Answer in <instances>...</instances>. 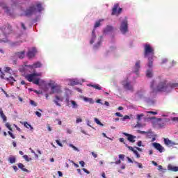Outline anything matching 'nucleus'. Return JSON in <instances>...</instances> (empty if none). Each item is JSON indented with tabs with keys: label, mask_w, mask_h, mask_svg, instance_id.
Listing matches in <instances>:
<instances>
[{
	"label": "nucleus",
	"mask_w": 178,
	"mask_h": 178,
	"mask_svg": "<svg viewBox=\"0 0 178 178\" xmlns=\"http://www.w3.org/2000/svg\"><path fill=\"white\" fill-rule=\"evenodd\" d=\"M172 88H178V83H168L166 81H161L153 92H170Z\"/></svg>",
	"instance_id": "nucleus-1"
},
{
	"label": "nucleus",
	"mask_w": 178,
	"mask_h": 178,
	"mask_svg": "<svg viewBox=\"0 0 178 178\" xmlns=\"http://www.w3.org/2000/svg\"><path fill=\"white\" fill-rule=\"evenodd\" d=\"M44 10V8H42V4L41 3H38L36 4V7L34 5L30 6L24 12L25 16H33L35 13L38 12L41 13Z\"/></svg>",
	"instance_id": "nucleus-2"
},
{
	"label": "nucleus",
	"mask_w": 178,
	"mask_h": 178,
	"mask_svg": "<svg viewBox=\"0 0 178 178\" xmlns=\"http://www.w3.org/2000/svg\"><path fill=\"white\" fill-rule=\"evenodd\" d=\"M40 76H41V74H28L25 76V79L28 80L30 83H33V84H36V86H38L40 84V78L35 77H38Z\"/></svg>",
	"instance_id": "nucleus-3"
},
{
	"label": "nucleus",
	"mask_w": 178,
	"mask_h": 178,
	"mask_svg": "<svg viewBox=\"0 0 178 178\" xmlns=\"http://www.w3.org/2000/svg\"><path fill=\"white\" fill-rule=\"evenodd\" d=\"M0 30L5 37H8V35H10V34L13 33V28L9 24H6L0 27Z\"/></svg>",
	"instance_id": "nucleus-4"
},
{
	"label": "nucleus",
	"mask_w": 178,
	"mask_h": 178,
	"mask_svg": "<svg viewBox=\"0 0 178 178\" xmlns=\"http://www.w3.org/2000/svg\"><path fill=\"white\" fill-rule=\"evenodd\" d=\"M148 55H152L154 56V48L151 47L149 44H145L144 45V56L145 58H147Z\"/></svg>",
	"instance_id": "nucleus-5"
},
{
	"label": "nucleus",
	"mask_w": 178,
	"mask_h": 178,
	"mask_svg": "<svg viewBox=\"0 0 178 178\" xmlns=\"http://www.w3.org/2000/svg\"><path fill=\"white\" fill-rule=\"evenodd\" d=\"M48 86L49 87H51V94H62V88H60V86L51 83H49Z\"/></svg>",
	"instance_id": "nucleus-6"
},
{
	"label": "nucleus",
	"mask_w": 178,
	"mask_h": 178,
	"mask_svg": "<svg viewBox=\"0 0 178 178\" xmlns=\"http://www.w3.org/2000/svg\"><path fill=\"white\" fill-rule=\"evenodd\" d=\"M122 12H123V8H119V3H115L113 6V8L112 9V13H111V15L112 16H119V15H120V13H122Z\"/></svg>",
	"instance_id": "nucleus-7"
},
{
	"label": "nucleus",
	"mask_w": 178,
	"mask_h": 178,
	"mask_svg": "<svg viewBox=\"0 0 178 178\" xmlns=\"http://www.w3.org/2000/svg\"><path fill=\"white\" fill-rule=\"evenodd\" d=\"M127 29H128L127 19H124L121 23L120 30L121 33H122V34H126V33H127Z\"/></svg>",
	"instance_id": "nucleus-8"
},
{
	"label": "nucleus",
	"mask_w": 178,
	"mask_h": 178,
	"mask_svg": "<svg viewBox=\"0 0 178 178\" xmlns=\"http://www.w3.org/2000/svg\"><path fill=\"white\" fill-rule=\"evenodd\" d=\"M35 54H37V49H35V47H32L31 49H29L26 54V56L29 59H31L32 58H34V56H35Z\"/></svg>",
	"instance_id": "nucleus-9"
},
{
	"label": "nucleus",
	"mask_w": 178,
	"mask_h": 178,
	"mask_svg": "<svg viewBox=\"0 0 178 178\" xmlns=\"http://www.w3.org/2000/svg\"><path fill=\"white\" fill-rule=\"evenodd\" d=\"M122 134L127 137V140L129 141V143H136V138H137L136 136L127 134L126 132L122 133Z\"/></svg>",
	"instance_id": "nucleus-10"
},
{
	"label": "nucleus",
	"mask_w": 178,
	"mask_h": 178,
	"mask_svg": "<svg viewBox=\"0 0 178 178\" xmlns=\"http://www.w3.org/2000/svg\"><path fill=\"white\" fill-rule=\"evenodd\" d=\"M53 102L56 105V106H62L59 102H63V97H60L58 95L55 96V99L53 100Z\"/></svg>",
	"instance_id": "nucleus-11"
},
{
	"label": "nucleus",
	"mask_w": 178,
	"mask_h": 178,
	"mask_svg": "<svg viewBox=\"0 0 178 178\" xmlns=\"http://www.w3.org/2000/svg\"><path fill=\"white\" fill-rule=\"evenodd\" d=\"M0 77L3 80H7V81H9V83H11V84H13V83L16 81V80L15 79V78H13V76L5 77V74L3 72L1 73Z\"/></svg>",
	"instance_id": "nucleus-12"
},
{
	"label": "nucleus",
	"mask_w": 178,
	"mask_h": 178,
	"mask_svg": "<svg viewBox=\"0 0 178 178\" xmlns=\"http://www.w3.org/2000/svg\"><path fill=\"white\" fill-rule=\"evenodd\" d=\"M152 145L155 149H157V151L160 152L161 153L165 151V147L161 146L160 143H152Z\"/></svg>",
	"instance_id": "nucleus-13"
},
{
	"label": "nucleus",
	"mask_w": 178,
	"mask_h": 178,
	"mask_svg": "<svg viewBox=\"0 0 178 178\" xmlns=\"http://www.w3.org/2000/svg\"><path fill=\"white\" fill-rule=\"evenodd\" d=\"M15 56H17V58H19V59H24V57L26 56V51H17L15 53Z\"/></svg>",
	"instance_id": "nucleus-14"
},
{
	"label": "nucleus",
	"mask_w": 178,
	"mask_h": 178,
	"mask_svg": "<svg viewBox=\"0 0 178 178\" xmlns=\"http://www.w3.org/2000/svg\"><path fill=\"white\" fill-rule=\"evenodd\" d=\"M164 144H165L168 147H173V145H176V143L169 140L168 138H164Z\"/></svg>",
	"instance_id": "nucleus-15"
},
{
	"label": "nucleus",
	"mask_w": 178,
	"mask_h": 178,
	"mask_svg": "<svg viewBox=\"0 0 178 178\" xmlns=\"http://www.w3.org/2000/svg\"><path fill=\"white\" fill-rule=\"evenodd\" d=\"M123 86H124V88H125V90H127V91H131V92L134 91L133 86H131L130 82H127L126 83H124Z\"/></svg>",
	"instance_id": "nucleus-16"
},
{
	"label": "nucleus",
	"mask_w": 178,
	"mask_h": 178,
	"mask_svg": "<svg viewBox=\"0 0 178 178\" xmlns=\"http://www.w3.org/2000/svg\"><path fill=\"white\" fill-rule=\"evenodd\" d=\"M41 66H42L41 62L38 61L33 63L32 65H29V67H31V69H38V67H41Z\"/></svg>",
	"instance_id": "nucleus-17"
},
{
	"label": "nucleus",
	"mask_w": 178,
	"mask_h": 178,
	"mask_svg": "<svg viewBox=\"0 0 178 178\" xmlns=\"http://www.w3.org/2000/svg\"><path fill=\"white\" fill-rule=\"evenodd\" d=\"M1 6L5 10L6 13H7V15H12V13H10V10L9 9V7H8V6H6V4L1 3Z\"/></svg>",
	"instance_id": "nucleus-18"
},
{
	"label": "nucleus",
	"mask_w": 178,
	"mask_h": 178,
	"mask_svg": "<svg viewBox=\"0 0 178 178\" xmlns=\"http://www.w3.org/2000/svg\"><path fill=\"white\" fill-rule=\"evenodd\" d=\"M140 60L136 61L135 66H134V73H138V70H140V68L141 66L140 65Z\"/></svg>",
	"instance_id": "nucleus-19"
},
{
	"label": "nucleus",
	"mask_w": 178,
	"mask_h": 178,
	"mask_svg": "<svg viewBox=\"0 0 178 178\" xmlns=\"http://www.w3.org/2000/svg\"><path fill=\"white\" fill-rule=\"evenodd\" d=\"M168 170H171V172H178V167L173 166L172 164H169L168 166Z\"/></svg>",
	"instance_id": "nucleus-20"
},
{
	"label": "nucleus",
	"mask_w": 178,
	"mask_h": 178,
	"mask_svg": "<svg viewBox=\"0 0 178 178\" xmlns=\"http://www.w3.org/2000/svg\"><path fill=\"white\" fill-rule=\"evenodd\" d=\"M19 169H21L22 170V172H26V173H29V170H27L26 168H25V166L23 165V163H19L17 165Z\"/></svg>",
	"instance_id": "nucleus-21"
},
{
	"label": "nucleus",
	"mask_w": 178,
	"mask_h": 178,
	"mask_svg": "<svg viewBox=\"0 0 178 178\" xmlns=\"http://www.w3.org/2000/svg\"><path fill=\"white\" fill-rule=\"evenodd\" d=\"M154 56H152V57H149L148 58V64L147 66L148 67H152V65L154 63Z\"/></svg>",
	"instance_id": "nucleus-22"
},
{
	"label": "nucleus",
	"mask_w": 178,
	"mask_h": 178,
	"mask_svg": "<svg viewBox=\"0 0 178 178\" xmlns=\"http://www.w3.org/2000/svg\"><path fill=\"white\" fill-rule=\"evenodd\" d=\"M96 38H97V35H95V30H93L92 31V38L90 39V43L92 44L93 42H95Z\"/></svg>",
	"instance_id": "nucleus-23"
},
{
	"label": "nucleus",
	"mask_w": 178,
	"mask_h": 178,
	"mask_svg": "<svg viewBox=\"0 0 178 178\" xmlns=\"http://www.w3.org/2000/svg\"><path fill=\"white\" fill-rule=\"evenodd\" d=\"M88 87H92L93 88H95V90H102V87H101L99 84H89Z\"/></svg>",
	"instance_id": "nucleus-24"
},
{
	"label": "nucleus",
	"mask_w": 178,
	"mask_h": 178,
	"mask_svg": "<svg viewBox=\"0 0 178 178\" xmlns=\"http://www.w3.org/2000/svg\"><path fill=\"white\" fill-rule=\"evenodd\" d=\"M0 116L2 118L3 122H6V115L3 113V111H2L1 108H0Z\"/></svg>",
	"instance_id": "nucleus-25"
},
{
	"label": "nucleus",
	"mask_w": 178,
	"mask_h": 178,
	"mask_svg": "<svg viewBox=\"0 0 178 178\" xmlns=\"http://www.w3.org/2000/svg\"><path fill=\"white\" fill-rule=\"evenodd\" d=\"M83 101L85 102H89V104H94V100L92 98L83 97Z\"/></svg>",
	"instance_id": "nucleus-26"
},
{
	"label": "nucleus",
	"mask_w": 178,
	"mask_h": 178,
	"mask_svg": "<svg viewBox=\"0 0 178 178\" xmlns=\"http://www.w3.org/2000/svg\"><path fill=\"white\" fill-rule=\"evenodd\" d=\"M101 22H104V19H99V21H97L95 24L94 28L97 29V27H99V26H101Z\"/></svg>",
	"instance_id": "nucleus-27"
},
{
	"label": "nucleus",
	"mask_w": 178,
	"mask_h": 178,
	"mask_svg": "<svg viewBox=\"0 0 178 178\" xmlns=\"http://www.w3.org/2000/svg\"><path fill=\"white\" fill-rule=\"evenodd\" d=\"M152 70H148L146 72V76L147 77H148L149 79H151V77H152Z\"/></svg>",
	"instance_id": "nucleus-28"
},
{
	"label": "nucleus",
	"mask_w": 178,
	"mask_h": 178,
	"mask_svg": "<svg viewBox=\"0 0 178 178\" xmlns=\"http://www.w3.org/2000/svg\"><path fill=\"white\" fill-rule=\"evenodd\" d=\"M71 104L72 105L73 109H77V108H79V105H77V103H76V102H74V100H72Z\"/></svg>",
	"instance_id": "nucleus-29"
},
{
	"label": "nucleus",
	"mask_w": 178,
	"mask_h": 178,
	"mask_svg": "<svg viewBox=\"0 0 178 178\" xmlns=\"http://www.w3.org/2000/svg\"><path fill=\"white\" fill-rule=\"evenodd\" d=\"M8 161L10 163H15L16 162V157L15 156L9 157Z\"/></svg>",
	"instance_id": "nucleus-30"
},
{
	"label": "nucleus",
	"mask_w": 178,
	"mask_h": 178,
	"mask_svg": "<svg viewBox=\"0 0 178 178\" xmlns=\"http://www.w3.org/2000/svg\"><path fill=\"white\" fill-rule=\"evenodd\" d=\"M141 118H144V114L141 113V114H138L136 115V119H137V122H141Z\"/></svg>",
	"instance_id": "nucleus-31"
},
{
	"label": "nucleus",
	"mask_w": 178,
	"mask_h": 178,
	"mask_svg": "<svg viewBox=\"0 0 178 178\" xmlns=\"http://www.w3.org/2000/svg\"><path fill=\"white\" fill-rule=\"evenodd\" d=\"M24 125L25 127H26V129H31V130L33 129V127L30 125V124H29L27 122H24Z\"/></svg>",
	"instance_id": "nucleus-32"
},
{
	"label": "nucleus",
	"mask_w": 178,
	"mask_h": 178,
	"mask_svg": "<svg viewBox=\"0 0 178 178\" xmlns=\"http://www.w3.org/2000/svg\"><path fill=\"white\" fill-rule=\"evenodd\" d=\"M24 159H25V161H26V162H30V161L32 160L31 158H29V156H27V154H25L23 156Z\"/></svg>",
	"instance_id": "nucleus-33"
},
{
	"label": "nucleus",
	"mask_w": 178,
	"mask_h": 178,
	"mask_svg": "<svg viewBox=\"0 0 178 178\" xmlns=\"http://www.w3.org/2000/svg\"><path fill=\"white\" fill-rule=\"evenodd\" d=\"M6 127H7L10 131H13L12 127L9 122L6 123Z\"/></svg>",
	"instance_id": "nucleus-34"
},
{
	"label": "nucleus",
	"mask_w": 178,
	"mask_h": 178,
	"mask_svg": "<svg viewBox=\"0 0 178 178\" xmlns=\"http://www.w3.org/2000/svg\"><path fill=\"white\" fill-rule=\"evenodd\" d=\"M95 122L97 123V124H99V126H104V124L101 123V121L98 120L97 118H95Z\"/></svg>",
	"instance_id": "nucleus-35"
},
{
	"label": "nucleus",
	"mask_w": 178,
	"mask_h": 178,
	"mask_svg": "<svg viewBox=\"0 0 178 178\" xmlns=\"http://www.w3.org/2000/svg\"><path fill=\"white\" fill-rule=\"evenodd\" d=\"M136 128L140 129L141 127H143V124L140 123V122H137L136 124L135 125Z\"/></svg>",
	"instance_id": "nucleus-36"
},
{
	"label": "nucleus",
	"mask_w": 178,
	"mask_h": 178,
	"mask_svg": "<svg viewBox=\"0 0 178 178\" xmlns=\"http://www.w3.org/2000/svg\"><path fill=\"white\" fill-rule=\"evenodd\" d=\"M0 42L1 43H4L6 44V42H9V40H8V38H5V39H0Z\"/></svg>",
	"instance_id": "nucleus-37"
},
{
	"label": "nucleus",
	"mask_w": 178,
	"mask_h": 178,
	"mask_svg": "<svg viewBox=\"0 0 178 178\" xmlns=\"http://www.w3.org/2000/svg\"><path fill=\"white\" fill-rule=\"evenodd\" d=\"M125 147H127V148H128V149H129L130 151H132V152H134V148H133V147L131 146H129L127 144H125Z\"/></svg>",
	"instance_id": "nucleus-38"
},
{
	"label": "nucleus",
	"mask_w": 178,
	"mask_h": 178,
	"mask_svg": "<svg viewBox=\"0 0 178 178\" xmlns=\"http://www.w3.org/2000/svg\"><path fill=\"white\" fill-rule=\"evenodd\" d=\"M8 134H9L10 137H11V138L15 139L16 138V136L10 131H8Z\"/></svg>",
	"instance_id": "nucleus-39"
},
{
	"label": "nucleus",
	"mask_w": 178,
	"mask_h": 178,
	"mask_svg": "<svg viewBox=\"0 0 178 178\" xmlns=\"http://www.w3.org/2000/svg\"><path fill=\"white\" fill-rule=\"evenodd\" d=\"M30 104H31V105H32V106H37V105H38V104L36 102H35L34 100H31Z\"/></svg>",
	"instance_id": "nucleus-40"
},
{
	"label": "nucleus",
	"mask_w": 178,
	"mask_h": 178,
	"mask_svg": "<svg viewBox=\"0 0 178 178\" xmlns=\"http://www.w3.org/2000/svg\"><path fill=\"white\" fill-rule=\"evenodd\" d=\"M69 147H70L71 148H73V149H74V151H79V149H77V148L76 147V146L73 145L72 144H70V145H69Z\"/></svg>",
	"instance_id": "nucleus-41"
},
{
	"label": "nucleus",
	"mask_w": 178,
	"mask_h": 178,
	"mask_svg": "<svg viewBox=\"0 0 178 178\" xmlns=\"http://www.w3.org/2000/svg\"><path fill=\"white\" fill-rule=\"evenodd\" d=\"M165 63H168V58H163L161 60V65H165Z\"/></svg>",
	"instance_id": "nucleus-42"
},
{
	"label": "nucleus",
	"mask_w": 178,
	"mask_h": 178,
	"mask_svg": "<svg viewBox=\"0 0 178 178\" xmlns=\"http://www.w3.org/2000/svg\"><path fill=\"white\" fill-rule=\"evenodd\" d=\"M171 120L172 122H175V123H178V117H173Z\"/></svg>",
	"instance_id": "nucleus-43"
},
{
	"label": "nucleus",
	"mask_w": 178,
	"mask_h": 178,
	"mask_svg": "<svg viewBox=\"0 0 178 178\" xmlns=\"http://www.w3.org/2000/svg\"><path fill=\"white\" fill-rule=\"evenodd\" d=\"M137 133H138L139 134H147L148 132L144 131H141V130H138Z\"/></svg>",
	"instance_id": "nucleus-44"
},
{
	"label": "nucleus",
	"mask_w": 178,
	"mask_h": 178,
	"mask_svg": "<svg viewBox=\"0 0 178 178\" xmlns=\"http://www.w3.org/2000/svg\"><path fill=\"white\" fill-rule=\"evenodd\" d=\"M134 154L136 155V158H140V154H138V152L137 150H134Z\"/></svg>",
	"instance_id": "nucleus-45"
},
{
	"label": "nucleus",
	"mask_w": 178,
	"mask_h": 178,
	"mask_svg": "<svg viewBox=\"0 0 178 178\" xmlns=\"http://www.w3.org/2000/svg\"><path fill=\"white\" fill-rule=\"evenodd\" d=\"M135 163H136L138 165V166L140 169H143V164H141L140 163H138L137 161H136Z\"/></svg>",
	"instance_id": "nucleus-46"
},
{
	"label": "nucleus",
	"mask_w": 178,
	"mask_h": 178,
	"mask_svg": "<svg viewBox=\"0 0 178 178\" xmlns=\"http://www.w3.org/2000/svg\"><path fill=\"white\" fill-rule=\"evenodd\" d=\"M21 27L23 29V30H27V28H26V25H24V23H21Z\"/></svg>",
	"instance_id": "nucleus-47"
},
{
	"label": "nucleus",
	"mask_w": 178,
	"mask_h": 178,
	"mask_svg": "<svg viewBox=\"0 0 178 178\" xmlns=\"http://www.w3.org/2000/svg\"><path fill=\"white\" fill-rule=\"evenodd\" d=\"M9 70H10V67H6L4 68V72H5L6 73H8V72H9Z\"/></svg>",
	"instance_id": "nucleus-48"
},
{
	"label": "nucleus",
	"mask_w": 178,
	"mask_h": 178,
	"mask_svg": "<svg viewBox=\"0 0 178 178\" xmlns=\"http://www.w3.org/2000/svg\"><path fill=\"white\" fill-rule=\"evenodd\" d=\"M154 86H155V81H152L150 83L151 88H154Z\"/></svg>",
	"instance_id": "nucleus-49"
},
{
	"label": "nucleus",
	"mask_w": 178,
	"mask_h": 178,
	"mask_svg": "<svg viewBox=\"0 0 178 178\" xmlns=\"http://www.w3.org/2000/svg\"><path fill=\"white\" fill-rule=\"evenodd\" d=\"M56 143L59 145V147H63V145L61 144L60 141L56 140Z\"/></svg>",
	"instance_id": "nucleus-50"
},
{
	"label": "nucleus",
	"mask_w": 178,
	"mask_h": 178,
	"mask_svg": "<svg viewBox=\"0 0 178 178\" xmlns=\"http://www.w3.org/2000/svg\"><path fill=\"white\" fill-rule=\"evenodd\" d=\"M119 141H120V143H123L124 144V145H126V143H124V138H120Z\"/></svg>",
	"instance_id": "nucleus-51"
},
{
	"label": "nucleus",
	"mask_w": 178,
	"mask_h": 178,
	"mask_svg": "<svg viewBox=\"0 0 178 178\" xmlns=\"http://www.w3.org/2000/svg\"><path fill=\"white\" fill-rule=\"evenodd\" d=\"M13 63H14V65H16V63H17V60H15V56H13L11 58Z\"/></svg>",
	"instance_id": "nucleus-52"
},
{
	"label": "nucleus",
	"mask_w": 178,
	"mask_h": 178,
	"mask_svg": "<svg viewBox=\"0 0 178 178\" xmlns=\"http://www.w3.org/2000/svg\"><path fill=\"white\" fill-rule=\"evenodd\" d=\"M91 154L92 155V156L94 158H97L98 157V154H97V153L94 152H91Z\"/></svg>",
	"instance_id": "nucleus-53"
},
{
	"label": "nucleus",
	"mask_w": 178,
	"mask_h": 178,
	"mask_svg": "<svg viewBox=\"0 0 178 178\" xmlns=\"http://www.w3.org/2000/svg\"><path fill=\"white\" fill-rule=\"evenodd\" d=\"M119 158L122 159V161H124V154H120Z\"/></svg>",
	"instance_id": "nucleus-54"
},
{
	"label": "nucleus",
	"mask_w": 178,
	"mask_h": 178,
	"mask_svg": "<svg viewBox=\"0 0 178 178\" xmlns=\"http://www.w3.org/2000/svg\"><path fill=\"white\" fill-rule=\"evenodd\" d=\"M115 115L118 116L119 118H123V115H122L120 113L118 112L115 113Z\"/></svg>",
	"instance_id": "nucleus-55"
},
{
	"label": "nucleus",
	"mask_w": 178,
	"mask_h": 178,
	"mask_svg": "<svg viewBox=\"0 0 178 178\" xmlns=\"http://www.w3.org/2000/svg\"><path fill=\"white\" fill-rule=\"evenodd\" d=\"M147 113H150L151 115H158V112L155 111H149Z\"/></svg>",
	"instance_id": "nucleus-56"
},
{
	"label": "nucleus",
	"mask_w": 178,
	"mask_h": 178,
	"mask_svg": "<svg viewBox=\"0 0 178 178\" xmlns=\"http://www.w3.org/2000/svg\"><path fill=\"white\" fill-rule=\"evenodd\" d=\"M35 115L38 116V118H41L42 115L41 113L36 111L35 112Z\"/></svg>",
	"instance_id": "nucleus-57"
},
{
	"label": "nucleus",
	"mask_w": 178,
	"mask_h": 178,
	"mask_svg": "<svg viewBox=\"0 0 178 178\" xmlns=\"http://www.w3.org/2000/svg\"><path fill=\"white\" fill-rule=\"evenodd\" d=\"M79 164L81 165V166H82V168H84L86 163H84V161H81L79 162Z\"/></svg>",
	"instance_id": "nucleus-58"
},
{
	"label": "nucleus",
	"mask_w": 178,
	"mask_h": 178,
	"mask_svg": "<svg viewBox=\"0 0 178 178\" xmlns=\"http://www.w3.org/2000/svg\"><path fill=\"white\" fill-rule=\"evenodd\" d=\"M81 122H83V120H81V118H77L76 120V123H81Z\"/></svg>",
	"instance_id": "nucleus-59"
},
{
	"label": "nucleus",
	"mask_w": 178,
	"mask_h": 178,
	"mask_svg": "<svg viewBox=\"0 0 178 178\" xmlns=\"http://www.w3.org/2000/svg\"><path fill=\"white\" fill-rule=\"evenodd\" d=\"M82 170H83V172H85V173H87V175H90V171H88L87 169L83 168Z\"/></svg>",
	"instance_id": "nucleus-60"
},
{
	"label": "nucleus",
	"mask_w": 178,
	"mask_h": 178,
	"mask_svg": "<svg viewBox=\"0 0 178 178\" xmlns=\"http://www.w3.org/2000/svg\"><path fill=\"white\" fill-rule=\"evenodd\" d=\"M115 165H120V163H122V161H120V159L116 161L115 162Z\"/></svg>",
	"instance_id": "nucleus-61"
},
{
	"label": "nucleus",
	"mask_w": 178,
	"mask_h": 178,
	"mask_svg": "<svg viewBox=\"0 0 178 178\" xmlns=\"http://www.w3.org/2000/svg\"><path fill=\"white\" fill-rule=\"evenodd\" d=\"M138 147H141L143 145V142L141 140H139L137 143Z\"/></svg>",
	"instance_id": "nucleus-62"
},
{
	"label": "nucleus",
	"mask_w": 178,
	"mask_h": 178,
	"mask_svg": "<svg viewBox=\"0 0 178 178\" xmlns=\"http://www.w3.org/2000/svg\"><path fill=\"white\" fill-rule=\"evenodd\" d=\"M13 169H14L15 172H16L17 170H19V169L17 168V166L16 165H13Z\"/></svg>",
	"instance_id": "nucleus-63"
},
{
	"label": "nucleus",
	"mask_w": 178,
	"mask_h": 178,
	"mask_svg": "<svg viewBox=\"0 0 178 178\" xmlns=\"http://www.w3.org/2000/svg\"><path fill=\"white\" fill-rule=\"evenodd\" d=\"M124 120H126L127 119H130V116L129 115H124V118H123Z\"/></svg>",
	"instance_id": "nucleus-64"
}]
</instances>
